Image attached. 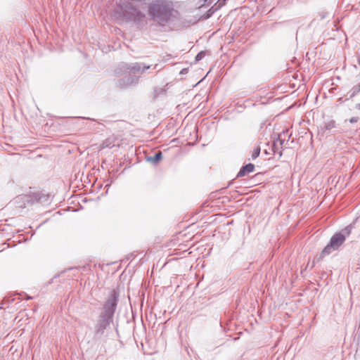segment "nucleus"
<instances>
[{
	"label": "nucleus",
	"mask_w": 360,
	"mask_h": 360,
	"mask_svg": "<svg viewBox=\"0 0 360 360\" xmlns=\"http://www.w3.org/2000/svg\"><path fill=\"white\" fill-rule=\"evenodd\" d=\"M148 12L153 19L161 25L174 22L179 16V12L169 3L162 0L152 3Z\"/></svg>",
	"instance_id": "nucleus-1"
},
{
	"label": "nucleus",
	"mask_w": 360,
	"mask_h": 360,
	"mask_svg": "<svg viewBox=\"0 0 360 360\" xmlns=\"http://www.w3.org/2000/svg\"><path fill=\"white\" fill-rule=\"evenodd\" d=\"M117 19L126 21H141L145 17L140 11L136 9L131 3L120 5L115 11Z\"/></svg>",
	"instance_id": "nucleus-2"
},
{
	"label": "nucleus",
	"mask_w": 360,
	"mask_h": 360,
	"mask_svg": "<svg viewBox=\"0 0 360 360\" xmlns=\"http://www.w3.org/2000/svg\"><path fill=\"white\" fill-rule=\"evenodd\" d=\"M118 298L119 292L113 289L104 302L100 314L113 319L117 309Z\"/></svg>",
	"instance_id": "nucleus-3"
},
{
	"label": "nucleus",
	"mask_w": 360,
	"mask_h": 360,
	"mask_svg": "<svg viewBox=\"0 0 360 360\" xmlns=\"http://www.w3.org/2000/svg\"><path fill=\"white\" fill-rule=\"evenodd\" d=\"M346 240L345 236L342 233H337L334 234L329 243L323 248L319 257L317 258L318 261L323 259V258L330 255L332 252L338 250V248L345 243Z\"/></svg>",
	"instance_id": "nucleus-4"
},
{
	"label": "nucleus",
	"mask_w": 360,
	"mask_h": 360,
	"mask_svg": "<svg viewBox=\"0 0 360 360\" xmlns=\"http://www.w3.org/2000/svg\"><path fill=\"white\" fill-rule=\"evenodd\" d=\"M112 321L113 319L99 314L98 321L95 325V334L99 336L103 335Z\"/></svg>",
	"instance_id": "nucleus-5"
},
{
	"label": "nucleus",
	"mask_w": 360,
	"mask_h": 360,
	"mask_svg": "<svg viewBox=\"0 0 360 360\" xmlns=\"http://www.w3.org/2000/svg\"><path fill=\"white\" fill-rule=\"evenodd\" d=\"M124 71L132 72L134 74H143L150 68V65H146L143 63H135L132 64L122 63L121 65Z\"/></svg>",
	"instance_id": "nucleus-6"
},
{
	"label": "nucleus",
	"mask_w": 360,
	"mask_h": 360,
	"mask_svg": "<svg viewBox=\"0 0 360 360\" xmlns=\"http://www.w3.org/2000/svg\"><path fill=\"white\" fill-rule=\"evenodd\" d=\"M138 82V78L135 76L128 75L118 80V86L120 88H125L135 84Z\"/></svg>",
	"instance_id": "nucleus-7"
},
{
	"label": "nucleus",
	"mask_w": 360,
	"mask_h": 360,
	"mask_svg": "<svg viewBox=\"0 0 360 360\" xmlns=\"http://www.w3.org/2000/svg\"><path fill=\"white\" fill-rule=\"evenodd\" d=\"M255 169V165L252 163H249L245 166H243L237 174V177L244 176L249 173H251Z\"/></svg>",
	"instance_id": "nucleus-8"
},
{
	"label": "nucleus",
	"mask_w": 360,
	"mask_h": 360,
	"mask_svg": "<svg viewBox=\"0 0 360 360\" xmlns=\"http://www.w3.org/2000/svg\"><path fill=\"white\" fill-rule=\"evenodd\" d=\"M336 128V122L333 120H330L324 122L323 126L322 127V130L323 132L327 131H330L333 129Z\"/></svg>",
	"instance_id": "nucleus-9"
},
{
	"label": "nucleus",
	"mask_w": 360,
	"mask_h": 360,
	"mask_svg": "<svg viewBox=\"0 0 360 360\" xmlns=\"http://www.w3.org/2000/svg\"><path fill=\"white\" fill-rule=\"evenodd\" d=\"M162 158V152H157L153 156L148 157L147 158L148 161L153 162V164H157L159 160Z\"/></svg>",
	"instance_id": "nucleus-10"
},
{
	"label": "nucleus",
	"mask_w": 360,
	"mask_h": 360,
	"mask_svg": "<svg viewBox=\"0 0 360 360\" xmlns=\"http://www.w3.org/2000/svg\"><path fill=\"white\" fill-rule=\"evenodd\" d=\"M259 153H260V147L259 146H257L252 151V158L254 160L255 158H257L259 155Z\"/></svg>",
	"instance_id": "nucleus-11"
},
{
	"label": "nucleus",
	"mask_w": 360,
	"mask_h": 360,
	"mask_svg": "<svg viewBox=\"0 0 360 360\" xmlns=\"http://www.w3.org/2000/svg\"><path fill=\"white\" fill-rule=\"evenodd\" d=\"M359 91L360 88H359L358 86L353 87L351 91L350 98L354 96L356 94L359 93Z\"/></svg>",
	"instance_id": "nucleus-12"
},
{
	"label": "nucleus",
	"mask_w": 360,
	"mask_h": 360,
	"mask_svg": "<svg viewBox=\"0 0 360 360\" xmlns=\"http://www.w3.org/2000/svg\"><path fill=\"white\" fill-rule=\"evenodd\" d=\"M205 56V52L204 51H200V53H198L197 54V56H195V61H199L204 56Z\"/></svg>",
	"instance_id": "nucleus-13"
},
{
	"label": "nucleus",
	"mask_w": 360,
	"mask_h": 360,
	"mask_svg": "<svg viewBox=\"0 0 360 360\" xmlns=\"http://www.w3.org/2000/svg\"><path fill=\"white\" fill-rule=\"evenodd\" d=\"M359 120V117H352L350 120H349V122L350 123H356Z\"/></svg>",
	"instance_id": "nucleus-14"
},
{
	"label": "nucleus",
	"mask_w": 360,
	"mask_h": 360,
	"mask_svg": "<svg viewBox=\"0 0 360 360\" xmlns=\"http://www.w3.org/2000/svg\"><path fill=\"white\" fill-rule=\"evenodd\" d=\"M105 147H109V148H111L112 146H110V143H108V141L106 140L105 141H104L102 144V148H105Z\"/></svg>",
	"instance_id": "nucleus-15"
},
{
	"label": "nucleus",
	"mask_w": 360,
	"mask_h": 360,
	"mask_svg": "<svg viewBox=\"0 0 360 360\" xmlns=\"http://www.w3.org/2000/svg\"><path fill=\"white\" fill-rule=\"evenodd\" d=\"M285 142L284 140H282V139H278L276 142H274V146H276L278 144V143H279V144L281 146H282L283 144V143Z\"/></svg>",
	"instance_id": "nucleus-16"
},
{
	"label": "nucleus",
	"mask_w": 360,
	"mask_h": 360,
	"mask_svg": "<svg viewBox=\"0 0 360 360\" xmlns=\"http://www.w3.org/2000/svg\"><path fill=\"white\" fill-rule=\"evenodd\" d=\"M355 108H356V109H357V110H360V103H357V104H356Z\"/></svg>",
	"instance_id": "nucleus-17"
},
{
	"label": "nucleus",
	"mask_w": 360,
	"mask_h": 360,
	"mask_svg": "<svg viewBox=\"0 0 360 360\" xmlns=\"http://www.w3.org/2000/svg\"><path fill=\"white\" fill-rule=\"evenodd\" d=\"M359 63L360 64V58H359Z\"/></svg>",
	"instance_id": "nucleus-18"
},
{
	"label": "nucleus",
	"mask_w": 360,
	"mask_h": 360,
	"mask_svg": "<svg viewBox=\"0 0 360 360\" xmlns=\"http://www.w3.org/2000/svg\"><path fill=\"white\" fill-rule=\"evenodd\" d=\"M358 87L360 88V84H359Z\"/></svg>",
	"instance_id": "nucleus-19"
}]
</instances>
